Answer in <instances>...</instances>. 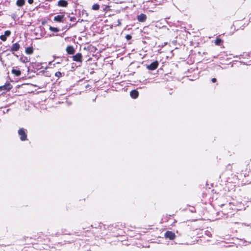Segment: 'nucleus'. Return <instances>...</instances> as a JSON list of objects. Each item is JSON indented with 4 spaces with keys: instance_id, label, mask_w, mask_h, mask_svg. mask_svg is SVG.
Instances as JSON below:
<instances>
[{
    "instance_id": "a211bd4d",
    "label": "nucleus",
    "mask_w": 251,
    "mask_h": 251,
    "mask_svg": "<svg viewBox=\"0 0 251 251\" xmlns=\"http://www.w3.org/2000/svg\"><path fill=\"white\" fill-rule=\"evenodd\" d=\"M2 87L3 88V89H4V90H8L11 89V88H12V87H11V85L10 84H8L6 85H4Z\"/></svg>"
},
{
    "instance_id": "9d476101",
    "label": "nucleus",
    "mask_w": 251,
    "mask_h": 251,
    "mask_svg": "<svg viewBox=\"0 0 251 251\" xmlns=\"http://www.w3.org/2000/svg\"><path fill=\"white\" fill-rule=\"evenodd\" d=\"M66 51L68 54H73L75 53V50L73 46H70L67 47Z\"/></svg>"
},
{
    "instance_id": "0eeeda50",
    "label": "nucleus",
    "mask_w": 251,
    "mask_h": 251,
    "mask_svg": "<svg viewBox=\"0 0 251 251\" xmlns=\"http://www.w3.org/2000/svg\"><path fill=\"white\" fill-rule=\"evenodd\" d=\"M137 20L140 22H144L147 19V16L144 14H141L137 16Z\"/></svg>"
},
{
    "instance_id": "c85d7f7f",
    "label": "nucleus",
    "mask_w": 251,
    "mask_h": 251,
    "mask_svg": "<svg viewBox=\"0 0 251 251\" xmlns=\"http://www.w3.org/2000/svg\"><path fill=\"white\" fill-rule=\"evenodd\" d=\"M206 234H207L208 236H209V234H210V232H209V231H206Z\"/></svg>"
},
{
    "instance_id": "ddd939ff",
    "label": "nucleus",
    "mask_w": 251,
    "mask_h": 251,
    "mask_svg": "<svg viewBox=\"0 0 251 251\" xmlns=\"http://www.w3.org/2000/svg\"><path fill=\"white\" fill-rule=\"evenodd\" d=\"M33 52L32 47H28L25 49V52L27 54H31Z\"/></svg>"
},
{
    "instance_id": "f8f14e48",
    "label": "nucleus",
    "mask_w": 251,
    "mask_h": 251,
    "mask_svg": "<svg viewBox=\"0 0 251 251\" xmlns=\"http://www.w3.org/2000/svg\"><path fill=\"white\" fill-rule=\"evenodd\" d=\"M25 4V0H17L16 4L20 7L23 6Z\"/></svg>"
},
{
    "instance_id": "6ab92c4d",
    "label": "nucleus",
    "mask_w": 251,
    "mask_h": 251,
    "mask_svg": "<svg viewBox=\"0 0 251 251\" xmlns=\"http://www.w3.org/2000/svg\"><path fill=\"white\" fill-rule=\"evenodd\" d=\"M62 73L60 72H57L55 74V76L59 78L62 76Z\"/></svg>"
},
{
    "instance_id": "5701e85b",
    "label": "nucleus",
    "mask_w": 251,
    "mask_h": 251,
    "mask_svg": "<svg viewBox=\"0 0 251 251\" xmlns=\"http://www.w3.org/2000/svg\"><path fill=\"white\" fill-rule=\"evenodd\" d=\"M75 25V24H73V25L70 24V25L69 27L66 26H65V28L64 29H69L71 27L74 26Z\"/></svg>"
},
{
    "instance_id": "2eb2a0df",
    "label": "nucleus",
    "mask_w": 251,
    "mask_h": 251,
    "mask_svg": "<svg viewBox=\"0 0 251 251\" xmlns=\"http://www.w3.org/2000/svg\"><path fill=\"white\" fill-rule=\"evenodd\" d=\"M50 30L51 31L55 32H57L59 31V29L58 28L52 27V26L50 27Z\"/></svg>"
},
{
    "instance_id": "f03ea898",
    "label": "nucleus",
    "mask_w": 251,
    "mask_h": 251,
    "mask_svg": "<svg viewBox=\"0 0 251 251\" xmlns=\"http://www.w3.org/2000/svg\"><path fill=\"white\" fill-rule=\"evenodd\" d=\"M73 60L77 62H82V55L81 53H77L72 56Z\"/></svg>"
},
{
    "instance_id": "dca6fc26",
    "label": "nucleus",
    "mask_w": 251,
    "mask_h": 251,
    "mask_svg": "<svg viewBox=\"0 0 251 251\" xmlns=\"http://www.w3.org/2000/svg\"><path fill=\"white\" fill-rule=\"evenodd\" d=\"M99 8H100V5L97 3L94 4L92 6V9L94 10H98L99 9Z\"/></svg>"
},
{
    "instance_id": "bb28decb",
    "label": "nucleus",
    "mask_w": 251,
    "mask_h": 251,
    "mask_svg": "<svg viewBox=\"0 0 251 251\" xmlns=\"http://www.w3.org/2000/svg\"><path fill=\"white\" fill-rule=\"evenodd\" d=\"M28 2L29 4H32L33 2V0H28Z\"/></svg>"
},
{
    "instance_id": "aec40b11",
    "label": "nucleus",
    "mask_w": 251,
    "mask_h": 251,
    "mask_svg": "<svg viewBox=\"0 0 251 251\" xmlns=\"http://www.w3.org/2000/svg\"><path fill=\"white\" fill-rule=\"evenodd\" d=\"M11 31L10 30H6L4 32V35L7 37L10 35Z\"/></svg>"
},
{
    "instance_id": "20e7f679",
    "label": "nucleus",
    "mask_w": 251,
    "mask_h": 251,
    "mask_svg": "<svg viewBox=\"0 0 251 251\" xmlns=\"http://www.w3.org/2000/svg\"><path fill=\"white\" fill-rule=\"evenodd\" d=\"M64 15H58L54 17V21L57 22L63 23L65 20Z\"/></svg>"
},
{
    "instance_id": "1a4fd4ad",
    "label": "nucleus",
    "mask_w": 251,
    "mask_h": 251,
    "mask_svg": "<svg viewBox=\"0 0 251 251\" xmlns=\"http://www.w3.org/2000/svg\"><path fill=\"white\" fill-rule=\"evenodd\" d=\"M130 95L132 98L136 99L138 97L139 93L138 91L136 90H133L130 92Z\"/></svg>"
},
{
    "instance_id": "423d86ee",
    "label": "nucleus",
    "mask_w": 251,
    "mask_h": 251,
    "mask_svg": "<svg viewBox=\"0 0 251 251\" xmlns=\"http://www.w3.org/2000/svg\"><path fill=\"white\" fill-rule=\"evenodd\" d=\"M20 48V45L18 43H14L12 45L10 48V51L14 53V52L19 50Z\"/></svg>"
},
{
    "instance_id": "b1692460",
    "label": "nucleus",
    "mask_w": 251,
    "mask_h": 251,
    "mask_svg": "<svg viewBox=\"0 0 251 251\" xmlns=\"http://www.w3.org/2000/svg\"><path fill=\"white\" fill-rule=\"evenodd\" d=\"M70 20L72 22H74L76 20V18L75 17H70Z\"/></svg>"
},
{
    "instance_id": "a878e982",
    "label": "nucleus",
    "mask_w": 251,
    "mask_h": 251,
    "mask_svg": "<svg viewBox=\"0 0 251 251\" xmlns=\"http://www.w3.org/2000/svg\"><path fill=\"white\" fill-rule=\"evenodd\" d=\"M118 26H120L121 25V20H118V25H117Z\"/></svg>"
},
{
    "instance_id": "cd10ccee",
    "label": "nucleus",
    "mask_w": 251,
    "mask_h": 251,
    "mask_svg": "<svg viewBox=\"0 0 251 251\" xmlns=\"http://www.w3.org/2000/svg\"><path fill=\"white\" fill-rule=\"evenodd\" d=\"M242 225H245V226H251V225H247V224H244V223H243V224H242Z\"/></svg>"
},
{
    "instance_id": "4be33fe9",
    "label": "nucleus",
    "mask_w": 251,
    "mask_h": 251,
    "mask_svg": "<svg viewBox=\"0 0 251 251\" xmlns=\"http://www.w3.org/2000/svg\"><path fill=\"white\" fill-rule=\"evenodd\" d=\"M132 37L130 35H126V38L127 40H129L131 39Z\"/></svg>"
},
{
    "instance_id": "4468645a",
    "label": "nucleus",
    "mask_w": 251,
    "mask_h": 251,
    "mask_svg": "<svg viewBox=\"0 0 251 251\" xmlns=\"http://www.w3.org/2000/svg\"><path fill=\"white\" fill-rule=\"evenodd\" d=\"M103 12H106L110 10V7L108 5H102L101 6Z\"/></svg>"
},
{
    "instance_id": "39448f33",
    "label": "nucleus",
    "mask_w": 251,
    "mask_h": 251,
    "mask_svg": "<svg viewBox=\"0 0 251 251\" xmlns=\"http://www.w3.org/2000/svg\"><path fill=\"white\" fill-rule=\"evenodd\" d=\"M158 66V62L156 61L152 62L151 64L147 66V68L150 70H154L156 69Z\"/></svg>"
},
{
    "instance_id": "f3484780",
    "label": "nucleus",
    "mask_w": 251,
    "mask_h": 251,
    "mask_svg": "<svg viewBox=\"0 0 251 251\" xmlns=\"http://www.w3.org/2000/svg\"><path fill=\"white\" fill-rule=\"evenodd\" d=\"M222 42V40L220 39V38H217L215 40V44L216 45H218V46H219L220 45L221 43Z\"/></svg>"
},
{
    "instance_id": "c756f323",
    "label": "nucleus",
    "mask_w": 251,
    "mask_h": 251,
    "mask_svg": "<svg viewBox=\"0 0 251 251\" xmlns=\"http://www.w3.org/2000/svg\"><path fill=\"white\" fill-rule=\"evenodd\" d=\"M230 205H231V203H228V204H224V205H226V206H228V205L230 206Z\"/></svg>"
},
{
    "instance_id": "9b49d317",
    "label": "nucleus",
    "mask_w": 251,
    "mask_h": 251,
    "mask_svg": "<svg viewBox=\"0 0 251 251\" xmlns=\"http://www.w3.org/2000/svg\"><path fill=\"white\" fill-rule=\"evenodd\" d=\"M11 72L13 74H14L17 76H19L21 74V71L19 70H17L14 68L12 70Z\"/></svg>"
},
{
    "instance_id": "393cba45",
    "label": "nucleus",
    "mask_w": 251,
    "mask_h": 251,
    "mask_svg": "<svg viewBox=\"0 0 251 251\" xmlns=\"http://www.w3.org/2000/svg\"><path fill=\"white\" fill-rule=\"evenodd\" d=\"M211 81H212V82L213 83H215V82H216L217 79H216V78H213L212 79Z\"/></svg>"
},
{
    "instance_id": "7ed1b4c3",
    "label": "nucleus",
    "mask_w": 251,
    "mask_h": 251,
    "mask_svg": "<svg viewBox=\"0 0 251 251\" xmlns=\"http://www.w3.org/2000/svg\"><path fill=\"white\" fill-rule=\"evenodd\" d=\"M164 236L165 238L170 240H174L176 237V235L172 231H167L165 233Z\"/></svg>"
},
{
    "instance_id": "412c9836",
    "label": "nucleus",
    "mask_w": 251,
    "mask_h": 251,
    "mask_svg": "<svg viewBox=\"0 0 251 251\" xmlns=\"http://www.w3.org/2000/svg\"><path fill=\"white\" fill-rule=\"evenodd\" d=\"M0 39L2 41H5L7 39V37L4 35H1L0 36Z\"/></svg>"
},
{
    "instance_id": "6e6552de",
    "label": "nucleus",
    "mask_w": 251,
    "mask_h": 251,
    "mask_svg": "<svg viewBox=\"0 0 251 251\" xmlns=\"http://www.w3.org/2000/svg\"><path fill=\"white\" fill-rule=\"evenodd\" d=\"M68 3L65 0H59L58 1L57 5L59 7H67Z\"/></svg>"
},
{
    "instance_id": "f257e3e1",
    "label": "nucleus",
    "mask_w": 251,
    "mask_h": 251,
    "mask_svg": "<svg viewBox=\"0 0 251 251\" xmlns=\"http://www.w3.org/2000/svg\"><path fill=\"white\" fill-rule=\"evenodd\" d=\"M18 134L20 136V139L21 141H24L27 140V134L25 133L24 128H20L18 130Z\"/></svg>"
}]
</instances>
